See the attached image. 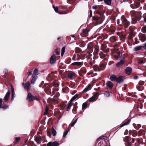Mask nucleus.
I'll use <instances>...</instances> for the list:
<instances>
[{
  "label": "nucleus",
  "mask_w": 146,
  "mask_h": 146,
  "mask_svg": "<svg viewBox=\"0 0 146 146\" xmlns=\"http://www.w3.org/2000/svg\"><path fill=\"white\" fill-rule=\"evenodd\" d=\"M119 23H122L125 28L128 27L130 25L129 22L128 21L124 16H122L121 18V21H119Z\"/></svg>",
  "instance_id": "f257e3e1"
},
{
  "label": "nucleus",
  "mask_w": 146,
  "mask_h": 146,
  "mask_svg": "<svg viewBox=\"0 0 146 146\" xmlns=\"http://www.w3.org/2000/svg\"><path fill=\"white\" fill-rule=\"evenodd\" d=\"M76 74L72 71L69 72L68 74V78L71 80L74 79L76 77Z\"/></svg>",
  "instance_id": "f03ea898"
},
{
  "label": "nucleus",
  "mask_w": 146,
  "mask_h": 146,
  "mask_svg": "<svg viewBox=\"0 0 146 146\" xmlns=\"http://www.w3.org/2000/svg\"><path fill=\"white\" fill-rule=\"evenodd\" d=\"M34 97L30 92H29L26 98V100L27 101H32L34 100Z\"/></svg>",
  "instance_id": "7ed1b4c3"
},
{
  "label": "nucleus",
  "mask_w": 146,
  "mask_h": 146,
  "mask_svg": "<svg viewBox=\"0 0 146 146\" xmlns=\"http://www.w3.org/2000/svg\"><path fill=\"white\" fill-rule=\"evenodd\" d=\"M59 143L57 141H50L47 144V146H58Z\"/></svg>",
  "instance_id": "20e7f679"
},
{
  "label": "nucleus",
  "mask_w": 146,
  "mask_h": 146,
  "mask_svg": "<svg viewBox=\"0 0 146 146\" xmlns=\"http://www.w3.org/2000/svg\"><path fill=\"white\" fill-rule=\"evenodd\" d=\"M50 63L52 64H54L56 61L55 55L53 54L51 56L50 59Z\"/></svg>",
  "instance_id": "39448f33"
},
{
  "label": "nucleus",
  "mask_w": 146,
  "mask_h": 146,
  "mask_svg": "<svg viewBox=\"0 0 146 146\" xmlns=\"http://www.w3.org/2000/svg\"><path fill=\"white\" fill-rule=\"evenodd\" d=\"M105 67V66L104 64H101L99 66H96V68L98 69L97 70L98 71L104 70Z\"/></svg>",
  "instance_id": "423d86ee"
},
{
  "label": "nucleus",
  "mask_w": 146,
  "mask_h": 146,
  "mask_svg": "<svg viewBox=\"0 0 146 146\" xmlns=\"http://www.w3.org/2000/svg\"><path fill=\"white\" fill-rule=\"evenodd\" d=\"M131 121V120L130 119H129L123 122L122 124L120 126V128L122 127L125 125H128Z\"/></svg>",
  "instance_id": "0eeeda50"
},
{
  "label": "nucleus",
  "mask_w": 146,
  "mask_h": 146,
  "mask_svg": "<svg viewBox=\"0 0 146 146\" xmlns=\"http://www.w3.org/2000/svg\"><path fill=\"white\" fill-rule=\"evenodd\" d=\"M124 80V77L122 76H119L117 78L116 81L120 84L123 82Z\"/></svg>",
  "instance_id": "6e6552de"
},
{
  "label": "nucleus",
  "mask_w": 146,
  "mask_h": 146,
  "mask_svg": "<svg viewBox=\"0 0 146 146\" xmlns=\"http://www.w3.org/2000/svg\"><path fill=\"white\" fill-rule=\"evenodd\" d=\"M132 71V68L130 67H127L126 69V73L129 75L131 74Z\"/></svg>",
  "instance_id": "1a4fd4ad"
},
{
  "label": "nucleus",
  "mask_w": 146,
  "mask_h": 146,
  "mask_svg": "<svg viewBox=\"0 0 146 146\" xmlns=\"http://www.w3.org/2000/svg\"><path fill=\"white\" fill-rule=\"evenodd\" d=\"M23 86H24V88L27 90L29 89V87L30 85V83L29 82H27L26 83H23Z\"/></svg>",
  "instance_id": "9d476101"
},
{
  "label": "nucleus",
  "mask_w": 146,
  "mask_h": 146,
  "mask_svg": "<svg viewBox=\"0 0 146 146\" xmlns=\"http://www.w3.org/2000/svg\"><path fill=\"white\" fill-rule=\"evenodd\" d=\"M10 95V92L9 90L6 93V95L4 97L5 101H7L9 99V97Z\"/></svg>",
  "instance_id": "9b49d317"
},
{
  "label": "nucleus",
  "mask_w": 146,
  "mask_h": 146,
  "mask_svg": "<svg viewBox=\"0 0 146 146\" xmlns=\"http://www.w3.org/2000/svg\"><path fill=\"white\" fill-rule=\"evenodd\" d=\"M91 85L90 84H89L88 86L86 87L83 91V92H86L90 90L91 89L90 87Z\"/></svg>",
  "instance_id": "f8f14e48"
},
{
  "label": "nucleus",
  "mask_w": 146,
  "mask_h": 146,
  "mask_svg": "<svg viewBox=\"0 0 146 146\" xmlns=\"http://www.w3.org/2000/svg\"><path fill=\"white\" fill-rule=\"evenodd\" d=\"M106 84L107 86L110 88H112L113 84L110 81H108L107 82Z\"/></svg>",
  "instance_id": "ddd939ff"
},
{
  "label": "nucleus",
  "mask_w": 146,
  "mask_h": 146,
  "mask_svg": "<svg viewBox=\"0 0 146 146\" xmlns=\"http://www.w3.org/2000/svg\"><path fill=\"white\" fill-rule=\"evenodd\" d=\"M124 63V61L123 60H121L119 62H118L116 64V66L117 67H119L120 66L122 65Z\"/></svg>",
  "instance_id": "4468645a"
},
{
  "label": "nucleus",
  "mask_w": 146,
  "mask_h": 146,
  "mask_svg": "<svg viewBox=\"0 0 146 146\" xmlns=\"http://www.w3.org/2000/svg\"><path fill=\"white\" fill-rule=\"evenodd\" d=\"M117 78V77L114 75H112L110 77V79L112 81H116Z\"/></svg>",
  "instance_id": "2eb2a0df"
},
{
  "label": "nucleus",
  "mask_w": 146,
  "mask_h": 146,
  "mask_svg": "<svg viewBox=\"0 0 146 146\" xmlns=\"http://www.w3.org/2000/svg\"><path fill=\"white\" fill-rule=\"evenodd\" d=\"M36 141L38 144H40L41 142V137L36 138Z\"/></svg>",
  "instance_id": "dca6fc26"
},
{
  "label": "nucleus",
  "mask_w": 146,
  "mask_h": 146,
  "mask_svg": "<svg viewBox=\"0 0 146 146\" xmlns=\"http://www.w3.org/2000/svg\"><path fill=\"white\" fill-rule=\"evenodd\" d=\"M82 64V63L80 62H73L72 63V65L73 66H80Z\"/></svg>",
  "instance_id": "f3484780"
},
{
  "label": "nucleus",
  "mask_w": 146,
  "mask_h": 146,
  "mask_svg": "<svg viewBox=\"0 0 146 146\" xmlns=\"http://www.w3.org/2000/svg\"><path fill=\"white\" fill-rule=\"evenodd\" d=\"M52 132L53 135L54 136H55L56 135V132L53 127H52Z\"/></svg>",
  "instance_id": "a211bd4d"
},
{
  "label": "nucleus",
  "mask_w": 146,
  "mask_h": 146,
  "mask_svg": "<svg viewBox=\"0 0 146 146\" xmlns=\"http://www.w3.org/2000/svg\"><path fill=\"white\" fill-rule=\"evenodd\" d=\"M142 47L143 46H136L134 48V50L138 51L139 50H140L142 48Z\"/></svg>",
  "instance_id": "6ab92c4d"
},
{
  "label": "nucleus",
  "mask_w": 146,
  "mask_h": 146,
  "mask_svg": "<svg viewBox=\"0 0 146 146\" xmlns=\"http://www.w3.org/2000/svg\"><path fill=\"white\" fill-rule=\"evenodd\" d=\"M66 106H67L66 110L68 111H69L72 106V104L71 103H68Z\"/></svg>",
  "instance_id": "aec40b11"
},
{
  "label": "nucleus",
  "mask_w": 146,
  "mask_h": 146,
  "mask_svg": "<svg viewBox=\"0 0 146 146\" xmlns=\"http://www.w3.org/2000/svg\"><path fill=\"white\" fill-rule=\"evenodd\" d=\"M11 91L12 93L11 95L15 96V94L14 92V88L12 86H11Z\"/></svg>",
  "instance_id": "412c9836"
},
{
  "label": "nucleus",
  "mask_w": 146,
  "mask_h": 146,
  "mask_svg": "<svg viewBox=\"0 0 146 146\" xmlns=\"http://www.w3.org/2000/svg\"><path fill=\"white\" fill-rule=\"evenodd\" d=\"M69 129H67L64 132L63 135V137H66V136L67 134L69 131Z\"/></svg>",
  "instance_id": "4be33fe9"
},
{
  "label": "nucleus",
  "mask_w": 146,
  "mask_h": 146,
  "mask_svg": "<svg viewBox=\"0 0 146 146\" xmlns=\"http://www.w3.org/2000/svg\"><path fill=\"white\" fill-rule=\"evenodd\" d=\"M141 31L143 33H146V26L143 27L141 29Z\"/></svg>",
  "instance_id": "5701e85b"
},
{
  "label": "nucleus",
  "mask_w": 146,
  "mask_h": 146,
  "mask_svg": "<svg viewBox=\"0 0 146 146\" xmlns=\"http://www.w3.org/2000/svg\"><path fill=\"white\" fill-rule=\"evenodd\" d=\"M78 96V95L77 94L75 95L74 96L72 97V99H71L70 100V102H72L74 100L76 99Z\"/></svg>",
  "instance_id": "b1692460"
},
{
  "label": "nucleus",
  "mask_w": 146,
  "mask_h": 146,
  "mask_svg": "<svg viewBox=\"0 0 146 146\" xmlns=\"http://www.w3.org/2000/svg\"><path fill=\"white\" fill-rule=\"evenodd\" d=\"M137 19L135 18H133L132 19L131 24H135L137 22Z\"/></svg>",
  "instance_id": "393cba45"
},
{
  "label": "nucleus",
  "mask_w": 146,
  "mask_h": 146,
  "mask_svg": "<svg viewBox=\"0 0 146 146\" xmlns=\"http://www.w3.org/2000/svg\"><path fill=\"white\" fill-rule=\"evenodd\" d=\"M130 7L133 9L136 8V5H135V2H131V4L130 5Z\"/></svg>",
  "instance_id": "a878e982"
},
{
  "label": "nucleus",
  "mask_w": 146,
  "mask_h": 146,
  "mask_svg": "<svg viewBox=\"0 0 146 146\" xmlns=\"http://www.w3.org/2000/svg\"><path fill=\"white\" fill-rule=\"evenodd\" d=\"M65 47H63L61 49V55L62 56L63 55L65 51Z\"/></svg>",
  "instance_id": "bb28decb"
},
{
  "label": "nucleus",
  "mask_w": 146,
  "mask_h": 146,
  "mask_svg": "<svg viewBox=\"0 0 146 146\" xmlns=\"http://www.w3.org/2000/svg\"><path fill=\"white\" fill-rule=\"evenodd\" d=\"M135 5H136V8H138L139 7L140 5V3L139 2L137 1H136L135 2Z\"/></svg>",
  "instance_id": "cd10ccee"
},
{
  "label": "nucleus",
  "mask_w": 146,
  "mask_h": 146,
  "mask_svg": "<svg viewBox=\"0 0 146 146\" xmlns=\"http://www.w3.org/2000/svg\"><path fill=\"white\" fill-rule=\"evenodd\" d=\"M36 77H33L32 78V79L31 80V83L32 84H34L35 83V82L36 81Z\"/></svg>",
  "instance_id": "c85d7f7f"
},
{
  "label": "nucleus",
  "mask_w": 146,
  "mask_h": 146,
  "mask_svg": "<svg viewBox=\"0 0 146 146\" xmlns=\"http://www.w3.org/2000/svg\"><path fill=\"white\" fill-rule=\"evenodd\" d=\"M48 108L47 106H46V107L45 111L44 113V115H47V113H48Z\"/></svg>",
  "instance_id": "c756f323"
},
{
  "label": "nucleus",
  "mask_w": 146,
  "mask_h": 146,
  "mask_svg": "<svg viewBox=\"0 0 146 146\" xmlns=\"http://www.w3.org/2000/svg\"><path fill=\"white\" fill-rule=\"evenodd\" d=\"M96 100V99L93 96L90 98L89 99V102H92Z\"/></svg>",
  "instance_id": "7c9ffc66"
},
{
  "label": "nucleus",
  "mask_w": 146,
  "mask_h": 146,
  "mask_svg": "<svg viewBox=\"0 0 146 146\" xmlns=\"http://www.w3.org/2000/svg\"><path fill=\"white\" fill-rule=\"evenodd\" d=\"M87 106V103L85 102L84 103L82 106V109H85L86 107Z\"/></svg>",
  "instance_id": "2f4dec72"
},
{
  "label": "nucleus",
  "mask_w": 146,
  "mask_h": 146,
  "mask_svg": "<svg viewBox=\"0 0 146 146\" xmlns=\"http://www.w3.org/2000/svg\"><path fill=\"white\" fill-rule=\"evenodd\" d=\"M78 119H77L76 120L74 121H72V122L71 123V125L72 126H73L75 125V124L76 123Z\"/></svg>",
  "instance_id": "473e14b6"
},
{
  "label": "nucleus",
  "mask_w": 146,
  "mask_h": 146,
  "mask_svg": "<svg viewBox=\"0 0 146 146\" xmlns=\"http://www.w3.org/2000/svg\"><path fill=\"white\" fill-rule=\"evenodd\" d=\"M130 14L131 16H133L135 15V12L134 11H131L130 12Z\"/></svg>",
  "instance_id": "72a5a7b5"
},
{
  "label": "nucleus",
  "mask_w": 146,
  "mask_h": 146,
  "mask_svg": "<svg viewBox=\"0 0 146 146\" xmlns=\"http://www.w3.org/2000/svg\"><path fill=\"white\" fill-rule=\"evenodd\" d=\"M144 89V87L142 86H138L137 89L139 91H142Z\"/></svg>",
  "instance_id": "f704fd0d"
},
{
  "label": "nucleus",
  "mask_w": 146,
  "mask_h": 146,
  "mask_svg": "<svg viewBox=\"0 0 146 146\" xmlns=\"http://www.w3.org/2000/svg\"><path fill=\"white\" fill-rule=\"evenodd\" d=\"M112 0H106V3L108 5H110Z\"/></svg>",
  "instance_id": "c9c22d12"
},
{
  "label": "nucleus",
  "mask_w": 146,
  "mask_h": 146,
  "mask_svg": "<svg viewBox=\"0 0 146 146\" xmlns=\"http://www.w3.org/2000/svg\"><path fill=\"white\" fill-rule=\"evenodd\" d=\"M104 95L106 97H108L110 95V92H108L106 91L104 93Z\"/></svg>",
  "instance_id": "e433bc0d"
},
{
  "label": "nucleus",
  "mask_w": 146,
  "mask_h": 146,
  "mask_svg": "<svg viewBox=\"0 0 146 146\" xmlns=\"http://www.w3.org/2000/svg\"><path fill=\"white\" fill-rule=\"evenodd\" d=\"M75 51V52L77 53L80 52L81 51V49L80 48H76Z\"/></svg>",
  "instance_id": "4c0bfd02"
},
{
  "label": "nucleus",
  "mask_w": 146,
  "mask_h": 146,
  "mask_svg": "<svg viewBox=\"0 0 146 146\" xmlns=\"http://www.w3.org/2000/svg\"><path fill=\"white\" fill-rule=\"evenodd\" d=\"M8 106L6 105H5L3 106H1V108H2L3 109L5 110L8 108Z\"/></svg>",
  "instance_id": "58836bf2"
},
{
  "label": "nucleus",
  "mask_w": 146,
  "mask_h": 146,
  "mask_svg": "<svg viewBox=\"0 0 146 146\" xmlns=\"http://www.w3.org/2000/svg\"><path fill=\"white\" fill-rule=\"evenodd\" d=\"M38 72V70L36 68H35L33 72V74L36 75Z\"/></svg>",
  "instance_id": "ea45409f"
},
{
  "label": "nucleus",
  "mask_w": 146,
  "mask_h": 146,
  "mask_svg": "<svg viewBox=\"0 0 146 146\" xmlns=\"http://www.w3.org/2000/svg\"><path fill=\"white\" fill-rule=\"evenodd\" d=\"M53 7L56 12H58V7H55L54 6H53Z\"/></svg>",
  "instance_id": "a19ab883"
},
{
  "label": "nucleus",
  "mask_w": 146,
  "mask_h": 146,
  "mask_svg": "<svg viewBox=\"0 0 146 146\" xmlns=\"http://www.w3.org/2000/svg\"><path fill=\"white\" fill-rule=\"evenodd\" d=\"M93 20L95 21H98L99 19V18L97 16H94L93 17Z\"/></svg>",
  "instance_id": "79ce46f5"
},
{
  "label": "nucleus",
  "mask_w": 146,
  "mask_h": 146,
  "mask_svg": "<svg viewBox=\"0 0 146 146\" xmlns=\"http://www.w3.org/2000/svg\"><path fill=\"white\" fill-rule=\"evenodd\" d=\"M82 32L85 34H87L88 33V31L86 29H84L82 30Z\"/></svg>",
  "instance_id": "37998d69"
},
{
  "label": "nucleus",
  "mask_w": 146,
  "mask_h": 146,
  "mask_svg": "<svg viewBox=\"0 0 146 146\" xmlns=\"http://www.w3.org/2000/svg\"><path fill=\"white\" fill-rule=\"evenodd\" d=\"M143 19L144 21L146 23V15H143Z\"/></svg>",
  "instance_id": "c03bdc74"
},
{
  "label": "nucleus",
  "mask_w": 146,
  "mask_h": 146,
  "mask_svg": "<svg viewBox=\"0 0 146 146\" xmlns=\"http://www.w3.org/2000/svg\"><path fill=\"white\" fill-rule=\"evenodd\" d=\"M47 132L48 135L49 137L50 138H51V135L49 131H47Z\"/></svg>",
  "instance_id": "a18cd8bd"
},
{
  "label": "nucleus",
  "mask_w": 146,
  "mask_h": 146,
  "mask_svg": "<svg viewBox=\"0 0 146 146\" xmlns=\"http://www.w3.org/2000/svg\"><path fill=\"white\" fill-rule=\"evenodd\" d=\"M144 84V82L143 81L140 82L139 83V85H141V86L143 85Z\"/></svg>",
  "instance_id": "49530a36"
},
{
  "label": "nucleus",
  "mask_w": 146,
  "mask_h": 146,
  "mask_svg": "<svg viewBox=\"0 0 146 146\" xmlns=\"http://www.w3.org/2000/svg\"><path fill=\"white\" fill-rule=\"evenodd\" d=\"M55 53H56L57 55H58L60 54V53L59 52L57 49H55Z\"/></svg>",
  "instance_id": "de8ad7c7"
},
{
  "label": "nucleus",
  "mask_w": 146,
  "mask_h": 146,
  "mask_svg": "<svg viewBox=\"0 0 146 146\" xmlns=\"http://www.w3.org/2000/svg\"><path fill=\"white\" fill-rule=\"evenodd\" d=\"M98 93H96L93 96L94 98L96 99L98 97Z\"/></svg>",
  "instance_id": "09e8293b"
},
{
  "label": "nucleus",
  "mask_w": 146,
  "mask_h": 146,
  "mask_svg": "<svg viewBox=\"0 0 146 146\" xmlns=\"http://www.w3.org/2000/svg\"><path fill=\"white\" fill-rule=\"evenodd\" d=\"M3 102L2 99L0 98V108L1 107V104Z\"/></svg>",
  "instance_id": "8fccbe9b"
},
{
  "label": "nucleus",
  "mask_w": 146,
  "mask_h": 146,
  "mask_svg": "<svg viewBox=\"0 0 146 146\" xmlns=\"http://www.w3.org/2000/svg\"><path fill=\"white\" fill-rule=\"evenodd\" d=\"M90 17H91L92 16V11H90Z\"/></svg>",
  "instance_id": "3c124183"
},
{
  "label": "nucleus",
  "mask_w": 146,
  "mask_h": 146,
  "mask_svg": "<svg viewBox=\"0 0 146 146\" xmlns=\"http://www.w3.org/2000/svg\"><path fill=\"white\" fill-rule=\"evenodd\" d=\"M20 140L19 137H16V142H17Z\"/></svg>",
  "instance_id": "603ef678"
},
{
  "label": "nucleus",
  "mask_w": 146,
  "mask_h": 146,
  "mask_svg": "<svg viewBox=\"0 0 146 146\" xmlns=\"http://www.w3.org/2000/svg\"><path fill=\"white\" fill-rule=\"evenodd\" d=\"M137 1L139 2L140 3V2L142 3L144 2V0H137Z\"/></svg>",
  "instance_id": "864d4df0"
},
{
  "label": "nucleus",
  "mask_w": 146,
  "mask_h": 146,
  "mask_svg": "<svg viewBox=\"0 0 146 146\" xmlns=\"http://www.w3.org/2000/svg\"><path fill=\"white\" fill-rule=\"evenodd\" d=\"M121 21V19H118L117 21V23L118 24H119L120 25H121L122 24V23H119V21Z\"/></svg>",
  "instance_id": "5fc2aeb1"
},
{
  "label": "nucleus",
  "mask_w": 146,
  "mask_h": 146,
  "mask_svg": "<svg viewBox=\"0 0 146 146\" xmlns=\"http://www.w3.org/2000/svg\"><path fill=\"white\" fill-rule=\"evenodd\" d=\"M143 47L144 49L146 50V43H145Z\"/></svg>",
  "instance_id": "6e6d98bb"
},
{
  "label": "nucleus",
  "mask_w": 146,
  "mask_h": 146,
  "mask_svg": "<svg viewBox=\"0 0 146 146\" xmlns=\"http://www.w3.org/2000/svg\"><path fill=\"white\" fill-rule=\"evenodd\" d=\"M32 74V72L31 71L29 72L28 74V76L31 75Z\"/></svg>",
  "instance_id": "4d7b16f0"
},
{
  "label": "nucleus",
  "mask_w": 146,
  "mask_h": 146,
  "mask_svg": "<svg viewBox=\"0 0 146 146\" xmlns=\"http://www.w3.org/2000/svg\"><path fill=\"white\" fill-rule=\"evenodd\" d=\"M96 7H97V6H93L92 7V8L94 9H96Z\"/></svg>",
  "instance_id": "13d9d810"
},
{
  "label": "nucleus",
  "mask_w": 146,
  "mask_h": 146,
  "mask_svg": "<svg viewBox=\"0 0 146 146\" xmlns=\"http://www.w3.org/2000/svg\"><path fill=\"white\" fill-rule=\"evenodd\" d=\"M15 98V96H12V98L11 99V100L13 101V99Z\"/></svg>",
  "instance_id": "bf43d9fd"
},
{
  "label": "nucleus",
  "mask_w": 146,
  "mask_h": 146,
  "mask_svg": "<svg viewBox=\"0 0 146 146\" xmlns=\"http://www.w3.org/2000/svg\"><path fill=\"white\" fill-rule=\"evenodd\" d=\"M34 99H35L36 100H38V101L39 100V99L37 98L36 96H35V97H34Z\"/></svg>",
  "instance_id": "052dcab7"
},
{
  "label": "nucleus",
  "mask_w": 146,
  "mask_h": 146,
  "mask_svg": "<svg viewBox=\"0 0 146 146\" xmlns=\"http://www.w3.org/2000/svg\"><path fill=\"white\" fill-rule=\"evenodd\" d=\"M138 76H136L134 77V78L135 79H137L138 78Z\"/></svg>",
  "instance_id": "680f3d73"
},
{
  "label": "nucleus",
  "mask_w": 146,
  "mask_h": 146,
  "mask_svg": "<svg viewBox=\"0 0 146 146\" xmlns=\"http://www.w3.org/2000/svg\"><path fill=\"white\" fill-rule=\"evenodd\" d=\"M143 60H140L139 61V63L140 64H142L143 63Z\"/></svg>",
  "instance_id": "e2e57ef3"
},
{
  "label": "nucleus",
  "mask_w": 146,
  "mask_h": 146,
  "mask_svg": "<svg viewBox=\"0 0 146 146\" xmlns=\"http://www.w3.org/2000/svg\"><path fill=\"white\" fill-rule=\"evenodd\" d=\"M71 36L73 38H74L75 37V36L74 35H72Z\"/></svg>",
  "instance_id": "0e129e2a"
},
{
  "label": "nucleus",
  "mask_w": 146,
  "mask_h": 146,
  "mask_svg": "<svg viewBox=\"0 0 146 146\" xmlns=\"http://www.w3.org/2000/svg\"><path fill=\"white\" fill-rule=\"evenodd\" d=\"M104 137H103V136H100V137H99V138H100V139H101V138H103Z\"/></svg>",
  "instance_id": "69168bd1"
},
{
  "label": "nucleus",
  "mask_w": 146,
  "mask_h": 146,
  "mask_svg": "<svg viewBox=\"0 0 146 146\" xmlns=\"http://www.w3.org/2000/svg\"><path fill=\"white\" fill-rule=\"evenodd\" d=\"M27 140H28V139H27L25 141V143H26V142H27Z\"/></svg>",
  "instance_id": "338daca9"
},
{
  "label": "nucleus",
  "mask_w": 146,
  "mask_h": 146,
  "mask_svg": "<svg viewBox=\"0 0 146 146\" xmlns=\"http://www.w3.org/2000/svg\"><path fill=\"white\" fill-rule=\"evenodd\" d=\"M129 146H131V145L130 144L129 145Z\"/></svg>",
  "instance_id": "774afa93"
}]
</instances>
